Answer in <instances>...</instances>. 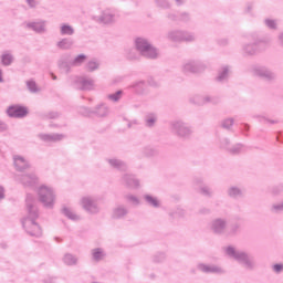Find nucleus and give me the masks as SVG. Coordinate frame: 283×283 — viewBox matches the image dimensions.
Listing matches in <instances>:
<instances>
[{
	"label": "nucleus",
	"mask_w": 283,
	"mask_h": 283,
	"mask_svg": "<svg viewBox=\"0 0 283 283\" xmlns=\"http://www.w3.org/2000/svg\"><path fill=\"white\" fill-rule=\"evenodd\" d=\"M39 198L43 205L50 207V205H53L54 202V192L48 187H41L39 189Z\"/></svg>",
	"instance_id": "nucleus-1"
},
{
	"label": "nucleus",
	"mask_w": 283,
	"mask_h": 283,
	"mask_svg": "<svg viewBox=\"0 0 283 283\" xmlns=\"http://www.w3.org/2000/svg\"><path fill=\"white\" fill-rule=\"evenodd\" d=\"M137 48L140 52H148L147 56H150V59L156 57V49H153L151 44H149L147 40L137 39Z\"/></svg>",
	"instance_id": "nucleus-2"
},
{
	"label": "nucleus",
	"mask_w": 283,
	"mask_h": 283,
	"mask_svg": "<svg viewBox=\"0 0 283 283\" xmlns=\"http://www.w3.org/2000/svg\"><path fill=\"white\" fill-rule=\"evenodd\" d=\"M28 114V111L21 106H11L8 109V115L12 118H21Z\"/></svg>",
	"instance_id": "nucleus-3"
},
{
	"label": "nucleus",
	"mask_w": 283,
	"mask_h": 283,
	"mask_svg": "<svg viewBox=\"0 0 283 283\" xmlns=\"http://www.w3.org/2000/svg\"><path fill=\"white\" fill-rule=\"evenodd\" d=\"M86 59H87V56H85V55H78L77 57H75L73 63H74V65H81V63H85Z\"/></svg>",
	"instance_id": "nucleus-4"
},
{
	"label": "nucleus",
	"mask_w": 283,
	"mask_h": 283,
	"mask_svg": "<svg viewBox=\"0 0 283 283\" xmlns=\"http://www.w3.org/2000/svg\"><path fill=\"white\" fill-rule=\"evenodd\" d=\"M3 65H10L12 63V56L10 54L2 55Z\"/></svg>",
	"instance_id": "nucleus-5"
},
{
	"label": "nucleus",
	"mask_w": 283,
	"mask_h": 283,
	"mask_svg": "<svg viewBox=\"0 0 283 283\" xmlns=\"http://www.w3.org/2000/svg\"><path fill=\"white\" fill-rule=\"evenodd\" d=\"M74 30L70 25H63L62 27V34H73Z\"/></svg>",
	"instance_id": "nucleus-6"
},
{
	"label": "nucleus",
	"mask_w": 283,
	"mask_h": 283,
	"mask_svg": "<svg viewBox=\"0 0 283 283\" xmlns=\"http://www.w3.org/2000/svg\"><path fill=\"white\" fill-rule=\"evenodd\" d=\"M93 258L95 260H101V258H103V251H101L99 249H96L93 251Z\"/></svg>",
	"instance_id": "nucleus-7"
},
{
	"label": "nucleus",
	"mask_w": 283,
	"mask_h": 283,
	"mask_svg": "<svg viewBox=\"0 0 283 283\" xmlns=\"http://www.w3.org/2000/svg\"><path fill=\"white\" fill-rule=\"evenodd\" d=\"M93 202L91 198H84L83 199V206L85 207V209H90V207H92Z\"/></svg>",
	"instance_id": "nucleus-8"
},
{
	"label": "nucleus",
	"mask_w": 283,
	"mask_h": 283,
	"mask_svg": "<svg viewBox=\"0 0 283 283\" xmlns=\"http://www.w3.org/2000/svg\"><path fill=\"white\" fill-rule=\"evenodd\" d=\"M146 200L150 202V205H154V207H158V201L151 197H146Z\"/></svg>",
	"instance_id": "nucleus-9"
},
{
	"label": "nucleus",
	"mask_w": 283,
	"mask_h": 283,
	"mask_svg": "<svg viewBox=\"0 0 283 283\" xmlns=\"http://www.w3.org/2000/svg\"><path fill=\"white\" fill-rule=\"evenodd\" d=\"M96 67H98V64H96V62H90L88 63V70H91V72L96 70Z\"/></svg>",
	"instance_id": "nucleus-10"
},
{
	"label": "nucleus",
	"mask_w": 283,
	"mask_h": 283,
	"mask_svg": "<svg viewBox=\"0 0 283 283\" xmlns=\"http://www.w3.org/2000/svg\"><path fill=\"white\" fill-rule=\"evenodd\" d=\"M29 88L31 90V92H35L36 91V84L30 82L29 83Z\"/></svg>",
	"instance_id": "nucleus-11"
},
{
	"label": "nucleus",
	"mask_w": 283,
	"mask_h": 283,
	"mask_svg": "<svg viewBox=\"0 0 283 283\" xmlns=\"http://www.w3.org/2000/svg\"><path fill=\"white\" fill-rule=\"evenodd\" d=\"M120 96V92H118L116 95H111L109 98H112V101H118Z\"/></svg>",
	"instance_id": "nucleus-12"
},
{
	"label": "nucleus",
	"mask_w": 283,
	"mask_h": 283,
	"mask_svg": "<svg viewBox=\"0 0 283 283\" xmlns=\"http://www.w3.org/2000/svg\"><path fill=\"white\" fill-rule=\"evenodd\" d=\"M282 269H283V265H281V264L274 265V271H276V273H280V271H282Z\"/></svg>",
	"instance_id": "nucleus-13"
},
{
	"label": "nucleus",
	"mask_w": 283,
	"mask_h": 283,
	"mask_svg": "<svg viewBox=\"0 0 283 283\" xmlns=\"http://www.w3.org/2000/svg\"><path fill=\"white\" fill-rule=\"evenodd\" d=\"M227 253H228L229 255H233V253H235V250H233V248H228V249H227Z\"/></svg>",
	"instance_id": "nucleus-14"
},
{
	"label": "nucleus",
	"mask_w": 283,
	"mask_h": 283,
	"mask_svg": "<svg viewBox=\"0 0 283 283\" xmlns=\"http://www.w3.org/2000/svg\"><path fill=\"white\" fill-rule=\"evenodd\" d=\"M20 163H23V158H17L15 159V165H19Z\"/></svg>",
	"instance_id": "nucleus-15"
},
{
	"label": "nucleus",
	"mask_w": 283,
	"mask_h": 283,
	"mask_svg": "<svg viewBox=\"0 0 283 283\" xmlns=\"http://www.w3.org/2000/svg\"><path fill=\"white\" fill-rule=\"evenodd\" d=\"M28 2L31 7H34V0H28Z\"/></svg>",
	"instance_id": "nucleus-16"
},
{
	"label": "nucleus",
	"mask_w": 283,
	"mask_h": 283,
	"mask_svg": "<svg viewBox=\"0 0 283 283\" xmlns=\"http://www.w3.org/2000/svg\"><path fill=\"white\" fill-rule=\"evenodd\" d=\"M268 25H270V28H273V22L272 21H268Z\"/></svg>",
	"instance_id": "nucleus-17"
},
{
	"label": "nucleus",
	"mask_w": 283,
	"mask_h": 283,
	"mask_svg": "<svg viewBox=\"0 0 283 283\" xmlns=\"http://www.w3.org/2000/svg\"><path fill=\"white\" fill-rule=\"evenodd\" d=\"M226 123H228L229 125H233V120L228 119Z\"/></svg>",
	"instance_id": "nucleus-18"
},
{
	"label": "nucleus",
	"mask_w": 283,
	"mask_h": 283,
	"mask_svg": "<svg viewBox=\"0 0 283 283\" xmlns=\"http://www.w3.org/2000/svg\"><path fill=\"white\" fill-rule=\"evenodd\" d=\"M0 198H3V191H0Z\"/></svg>",
	"instance_id": "nucleus-19"
},
{
	"label": "nucleus",
	"mask_w": 283,
	"mask_h": 283,
	"mask_svg": "<svg viewBox=\"0 0 283 283\" xmlns=\"http://www.w3.org/2000/svg\"><path fill=\"white\" fill-rule=\"evenodd\" d=\"M33 229H39V227L38 226H33Z\"/></svg>",
	"instance_id": "nucleus-20"
},
{
	"label": "nucleus",
	"mask_w": 283,
	"mask_h": 283,
	"mask_svg": "<svg viewBox=\"0 0 283 283\" xmlns=\"http://www.w3.org/2000/svg\"><path fill=\"white\" fill-rule=\"evenodd\" d=\"M53 80L55 81V80H56V76L53 75Z\"/></svg>",
	"instance_id": "nucleus-21"
},
{
	"label": "nucleus",
	"mask_w": 283,
	"mask_h": 283,
	"mask_svg": "<svg viewBox=\"0 0 283 283\" xmlns=\"http://www.w3.org/2000/svg\"><path fill=\"white\" fill-rule=\"evenodd\" d=\"M66 260H70V255L66 256Z\"/></svg>",
	"instance_id": "nucleus-22"
},
{
	"label": "nucleus",
	"mask_w": 283,
	"mask_h": 283,
	"mask_svg": "<svg viewBox=\"0 0 283 283\" xmlns=\"http://www.w3.org/2000/svg\"><path fill=\"white\" fill-rule=\"evenodd\" d=\"M217 224H220V221H217Z\"/></svg>",
	"instance_id": "nucleus-23"
}]
</instances>
